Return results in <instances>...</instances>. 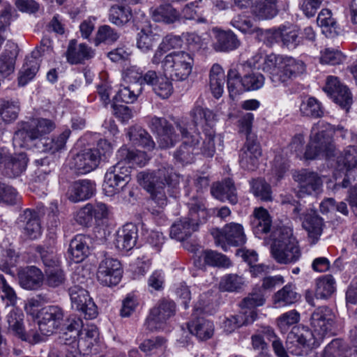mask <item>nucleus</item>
<instances>
[{"mask_svg":"<svg viewBox=\"0 0 357 357\" xmlns=\"http://www.w3.org/2000/svg\"><path fill=\"white\" fill-rule=\"evenodd\" d=\"M63 310L57 305L43 307L38 315V328L43 334L51 335L63 325Z\"/></svg>","mask_w":357,"mask_h":357,"instance_id":"19","label":"nucleus"},{"mask_svg":"<svg viewBox=\"0 0 357 357\" xmlns=\"http://www.w3.org/2000/svg\"><path fill=\"white\" fill-rule=\"evenodd\" d=\"M294 178L298 183L299 198L317 195L322 190L323 180L317 172L302 169L294 175Z\"/></svg>","mask_w":357,"mask_h":357,"instance_id":"18","label":"nucleus"},{"mask_svg":"<svg viewBox=\"0 0 357 357\" xmlns=\"http://www.w3.org/2000/svg\"><path fill=\"white\" fill-rule=\"evenodd\" d=\"M319 345L314 339L312 332L305 326H295L287 335V349L297 356H305L311 349Z\"/></svg>","mask_w":357,"mask_h":357,"instance_id":"10","label":"nucleus"},{"mask_svg":"<svg viewBox=\"0 0 357 357\" xmlns=\"http://www.w3.org/2000/svg\"><path fill=\"white\" fill-rule=\"evenodd\" d=\"M119 38V34L109 25L100 26L97 31L95 43L98 45L101 43L110 44L116 42Z\"/></svg>","mask_w":357,"mask_h":357,"instance_id":"62","label":"nucleus"},{"mask_svg":"<svg viewBox=\"0 0 357 357\" xmlns=\"http://www.w3.org/2000/svg\"><path fill=\"white\" fill-rule=\"evenodd\" d=\"M190 116L195 127L203 126L204 124L210 125L215 118V115L211 110L199 105L194 106L190 112Z\"/></svg>","mask_w":357,"mask_h":357,"instance_id":"49","label":"nucleus"},{"mask_svg":"<svg viewBox=\"0 0 357 357\" xmlns=\"http://www.w3.org/2000/svg\"><path fill=\"white\" fill-rule=\"evenodd\" d=\"M167 340L162 337H155L144 340L139 346L140 350L146 355H151L166 348Z\"/></svg>","mask_w":357,"mask_h":357,"instance_id":"60","label":"nucleus"},{"mask_svg":"<svg viewBox=\"0 0 357 357\" xmlns=\"http://www.w3.org/2000/svg\"><path fill=\"white\" fill-rule=\"evenodd\" d=\"M225 83V75L223 68L218 63L212 66L209 73V86L213 96L215 98L222 96Z\"/></svg>","mask_w":357,"mask_h":357,"instance_id":"37","label":"nucleus"},{"mask_svg":"<svg viewBox=\"0 0 357 357\" xmlns=\"http://www.w3.org/2000/svg\"><path fill=\"white\" fill-rule=\"evenodd\" d=\"M24 313L20 309L12 307L6 316V321L8 324V329L12 331L15 335L21 333L23 328Z\"/></svg>","mask_w":357,"mask_h":357,"instance_id":"55","label":"nucleus"},{"mask_svg":"<svg viewBox=\"0 0 357 357\" xmlns=\"http://www.w3.org/2000/svg\"><path fill=\"white\" fill-rule=\"evenodd\" d=\"M211 192L215 199L222 202L227 200L233 205L238 202L236 189L231 178L214 183L211 188Z\"/></svg>","mask_w":357,"mask_h":357,"instance_id":"26","label":"nucleus"},{"mask_svg":"<svg viewBox=\"0 0 357 357\" xmlns=\"http://www.w3.org/2000/svg\"><path fill=\"white\" fill-rule=\"evenodd\" d=\"M261 149L255 137H248L239 153V164L246 170L253 171L259 165Z\"/></svg>","mask_w":357,"mask_h":357,"instance_id":"21","label":"nucleus"},{"mask_svg":"<svg viewBox=\"0 0 357 357\" xmlns=\"http://www.w3.org/2000/svg\"><path fill=\"white\" fill-rule=\"evenodd\" d=\"M285 203L289 204L292 219L301 222L302 227L307 232L311 243L315 244L322 234L324 220L315 211L304 210L302 204L295 200L293 202L282 201V204Z\"/></svg>","mask_w":357,"mask_h":357,"instance_id":"6","label":"nucleus"},{"mask_svg":"<svg viewBox=\"0 0 357 357\" xmlns=\"http://www.w3.org/2000/svg\"><path fill=\"white\" fill-rule=\"evenodd\" d=\"M100 160V153L98 149H89L83 151L75 156L70 160V166L78 174H86L94 170Z\"/></svg>","mask_w":357,"mask_h":357,"instance_id":"23","label":"nucleus"},{"mask_svg":"<svg viewBox=\"0 0 357 357\" xmlns=\"http://www.w3.org/2000/svg\"><path fill=\"white\" fill-rule=\"evenodd\" d=\"M157 40V35L150 27L142 28L137 34V47L142 52L148 53L153 50Z\"/></svg>","mask_w":357,"mask_h":357,"instance_id":"47","label":"nucleus"},{"mask_svg":"<svg viewBox=\"0 0 357 357\" xmlns=\"http://www.w3.org/2000/svg\"><path fill=\"white\" fill-rule=\"evenodd\" d=\"M188 216L175 221L170 227L169 235L172 238L183 241L191 236L198 229L202 220L206 215V208L202 202L193 199L188 203Z\"/></svg>","mask_w":357,"mask_h":357,"instance_id":"5","label":"nucleus"},{"mask_svg":"<svg viewBox=\"0 0 357 357\" xmlns=\"http://www.w3.org/2000/svg\"><path fill=\"white\" fill-rule=\"evenodd\" d=\"M96 190V184L90 180H79L75 182L68 192L69 200L78 202L91 198Z\"/></svg>","mask_w":357,"mask_h":357,"instance_id":"28","label":"nucleus"},{"mask_svg":"<svg viewBox=\"0 0 357 357\" xmlns=\"http://www.w3.org/2000/svg\"><path fill=\"white\" fill-rule=\"evenodd\" d=\"M302 116L311 118H320L324 115L321 103L314 97L304 98L300 105Z\"/></svg>","mask_w":357,"mask_h":357,"instance_id":"48","label":"nucleus"},{"mask_svg":"<svg viewBox=\"0 0 357 357\" xmlns=\"http://www.w3.org/2000/svg\"><path fill=\"white\" fill-rule=\"evenodd\" d=\"M255 313L253 312L248 316H244L241 312L237 315H231L223 322L224 330L230 333L243 325L250 324L255 321Z\"/></svg>","mask_w":357,"mask_h":357,"instance_id":"50","label":"nucleus"},{"mask_svg":"<svg viewBox=\"0 0 357 357\" xmlns=\"http://www.w3.org/2000/svg\"><path fill=\"white\" fill-rule=\"evenodd\" d=\"M55 123L47 119H36L22 123L20 128L14 133L13 143L16 148H31L33 142L42 141L43 137L55 128Z\"/></svg>","mask_w":357,"mask_h":357,"instance_id":"4","label":"nucleus"},{"mask_svg":"<svg viewBox=\"0 0 357 357\" xmlns=\"http://www.w3.org/2000/svg\"><path fill=\"white\" fill-rule=\"evenodd\" d=\"M264 77L258 72H252L241 78V85L245 91H254L261 88L264 84Z\"/></svg>","mask_w":357,"mask_h":357,"instance_id":"61","label":"nucleus"},{"mask_svg":"<svg viewBox=\"0 0 357 357\" xmlns=\"http://www.w3.org/2000/svg\"><path fill=\"white\" fill-rule=\"evenodd\" d=\"M20 285L27 290L40 288L44 282V274L35 266L21 268L17 273Z\"/></svg>","mask_w":357,"mask_h":357,"instance_id":"24","label":"nucleus"},{"mask_svg":"<svg viewBox=\"0 0 357 357\" xmlns=\"http://www.w3.org/2000/svg\"><path fill=\"white\" fill-rule=\"evenodd\" d=\"M252 63L255 68L268 73L275 86L287 84L305 71V65L301 60L282 57L275 54L266 56L256 55L253 57Z\"/></svg>","mask_w":357,"mask_h":357,"instance_id":"1","label":"nucleus"},{"mask_svg":"<svg viewBox=\"0 0 357 357\" xmlns=\"http://www.w3.org/2000/svg\"><path fill=\"white\" fill-rule=\"evenodd\" d=\"M27 162L26 154L24 152L11 155L7 154V158L3 162V174L8 178H16L20 176L25 171Z\"/></svg>","mask_w":357,"mask_h":357,"instance_id":"27","label":"nucleus"},{"mask_svg":"<svg viewBox=\"0 0 357 357\" xmlns=\"http://www.w3.org/2000/svg\"><path fill=\"white\" fill-rule=\"evenodd\" d=\"M337 162L342 165L347 169L357 168V147L347 146L338 158Z\"/></svg>","mask_w":357,"mask_h":357,"instance_id":"64","label":"nucleus"},{"mask_svg":"<svg viewBox=\"0 0 357 357\" xmlns=\"http://www.w3.org/2000/svg\"><path fill=\"white\" fill-rule=\"evenodd\" d=\"M250 185L251 191L256 197L266 202L272 200L271 188L264 179H253Z\"/></svg>","mask_w":357,"mask_h":357,"instance_id":"57","label":"nucleus"},{"mask_svg":"<svg viewBox=\"0 0 357 357\" xmlns=\"http://www.w3.org/2000/svg\"><path fill=\"white\" fill-rule=\"evenodd\" d=\"M175 303L168 298H161L151 309L150 313L146 319L145 326L149 331H154L161 328L176 313Z\"/></svg>","mask_w":357,"mask_h":357,"instance_id":"15","label":"nucleus"},{"mask_svg":"<svg viewBox=\"0 0 357 357\" xmlns=\"http://www.w3.org/2000/svg\"><path fill=\"white\" fill-rule=\"evenodd\" d=\"M175 126L179 130L184 141L179 148L174 152V158L181 163H190L193 160V155L198 154V144L200 136L199 133L188 136L187 123L183 119H178L175 121Z\"/></svg>","mask_w":357,"mask_h":357,"instance_id":"12","label":"nucleus"},{"mask_svg":"<svg viewBox=\"0 0 357 357\" xmlns=\"http://www.w3.org/2000/svg\"><path fill=\"white\" fill-rule=\"evenodd\" d=\"M206 11V6L203 0H197L185 4L181 10V15L185 20L206 23L207 20L204 16Z\"/></svg>","mask_w":357,"mask_h":357,"instance_id":"36","label":"nucleus"},{"mask_svg":"<svg viewBox=\"0 0 357 357\" xmlns=\"http://www.w3.org/2000/svg\"><path fill=\"white\" fill-rule=\"evenodd\" d=\"M89 238L84 235H77L70 243L68 257L75 263L82 261L89 255Z\"/></svg>","mask_w":357,"mask_h":357,"instance_id":"30","label":"nucleus"},{"mask_svg":"<svg viewBox=\"0 0 357 357\" xmlns=\"http://www.w3.org/2000/svg\"><path fill=\"white\" fill-rule=\"evenodd\" d=\"M324 91L327 93L333 101L340 107L348 111L353 102L352 96L347 86L342 84L336 77L329 76L327 78Z\"/></svg>","mask_w":357,"mask_h":357,"instance_id":"20","label":"nucleus"},{"mask_svg":"<svg viewBox=\"0 0 357 357\" xmlns=\"http://www.w3.org/2000/svg\"><path fill=\"white\" fill-rule=\"evenodd\" d=\"M265 301L266 299L264 298V294L261 290H259V291H252L247 297L243 298V300L239 304V306L241 309V312L244 316L250 315L251 312H255V321L257 317L256 307L262 306L265 303Z\"/></svg>","mask_w":357,"mask_h":357,"instance_id":"44","label":"nucleus"},{"mask_svg":"<svg viewBox=\"0 0 357 357\" xmlns=\"http://www.w3.org/2000/svg\"><path fill=\"white\" fill-rule=\"evenodd\" d=\"M194 66L192 54L185 51H174L165 56L162 71L172 79L184 81L190 76Z\"/></svg>","mask_w":357,"mask_h":357,"instance_id":"7","label":"nucleus"},{"mask_svg":"<svg viewBox=\"0 0 357 357\" xmlns=\"http://www.w3.org/2000/svg\"><path fill=\"white\" fill-rule=\"evenodd\" d=\"M137 238V227L132 224H126L116 234V247L122 251H129L135 245Z\"/></svg>","mask_w":357,"mask_h":357,"instance_id":"29","label":"nucleus"},{"mask_svg":"<svg viewBox=\"0 0 357 357\" xmlns=\"http://www.w3.org/2000/svg\"><path fill=\"white\" fill-rule=\"evenodd\" d=\"M334 315L332 310L321 306L317 308L311 315L310 324L314 339L320 344L324 337L332 330Z\"/></svg>","mask_w":357,"mask_h":357,"instance_id":"16","label":"nucleus"},{"mask_svg":"<svg viewBox=\"0 0 357 357\" xmlns=\"http://www.w3.org/2000/svg\"><path fill=\"white\" fill-rule=\"evenodd\" d=\"M158 181L151 188H149L152 199L159 206L162 208L167 205V198L165 189L170 196H176V187L178 185L177 176L173 172V169L170 167L167 168L159 169L156 173Z\"/></svg>","mask_w":357,"mask_h":357,"instance_id":"9","label":"nucleus"},{"mask_svg":"<svg viewBox=\"0 0 357 357\" xmlns=\"http://www.w3.org/2000/svg\"><path fill=\"white\" fill-rule=\"evenodd\" d=\"M334 133L333 126L324 121H319L314 124L311 130L310 142L304 153L305 158L313 160L319 155H333L335 151L333 143Z\"/></svg>","mask_w":357,"mask_h":357,"instance_id":"2","label":"nucleus"},{"mask_svg":"<svg viewBox=\"0 0 357 357\" xmlns=\"http://www.w3.org/2000/svg\"><path fill=\"white\" fill-rule=\"evenodd\" d=\"M44 281L50 287H59L65 283L66 275L59 266H56L45 270Z\"/></svg>","mask_w":357,"mask_h":357,"instance_id":"56","label":"nucleus"},{"mask_svg":"<svg viewBox=\"0 0 357 357\" xmlns=\"http://www.w3.org/2000/svg\"><path fill=\"white\" fill-rule=\"evenodd\" d=\"M317 24L322 28V32L326 37L333 38L337 35V23L332 17L331 11L322 9L317 17Z\"/></svg>","mask_w":357,"mask_h":357,"instance_id":"45","label":"nucleus"},{"mask_svg":"<svg viewBox=\"0 0 357 357\" xmlns=\"http://www.w3.org/2000/svg\"><path fill=\"white\" fill-rule=\"evenodd\" d=\"M70 135V130H66L58 136L52 139H45L42 142V151L54 153L65 149L66 144Z\"/></svg>","mask_w":357,"mask_h":357,"instance_id":"51","label":"nucleus"},{"mask_svg":"<svg viewBox=\"0 0 357 357\" xmlns=\"http://www.w3.org/2000/svg\"><path fill=\"white\" fill-rule=\"evenodd\" d=\"M245 284L244 278L237 274L225 275L220 282V289L222 291L238 292Z\"/></svg>","mask_w":357,"mask_h":357,"instance_id":"53","label":"nucleus"},{"mask_svg":"<svg viewBox=\"0 0 357 357\" xmlns=\"http://www.w3.org/2000/svg\"><path fill=\"white\" fill-rule=\"evenodd\" d=\"M230 24L233 27L238 29L245 34L255 35L258 31H261V29L254 24L250 17L245 15H236L231 20Z\"/></svg>","mask_w":357,"mask_h":357,"instance_id":"54","label":"nucleus"},{"mask_svg":"<svg viewBox=\"0 0 357 357\" xmlns=\"http://www.w3.org/2000/svg\"><path fill=\"white\" fill-rule=\"evenodd\" d=\"M216 41L213 44L214 49L219 52H229L236 50L240 46V40L231 31H217Z\"/></svg>","mask_w":357,"mask_h":357,"instance_id":"33","label":"nucleus"},{"mask_svg":"<svg viewBox=\"0 0 357 357\" xmlns=\"http://www.w3.org/2000/svg\"><path fill=\"white\" fill-rule=\"evenodd\" d=\"M211 234L216 245L227 251L229 246H242L247 241L243 227L236 222L226 224L222 229H212Z\"/></svg>","mask_w":357,"mask_h":357,"instance_id":"11","label":"nucleus"},{"mask_svg":"<svg viewBox=\"0 0 357 357\" xmlns=\"http://www.w3.org/2000/svg\"><path fill=\"white\" fill-rule=\"evenodd\" d=\"M73 309L81 312L85 319H92L98 315L97 307L89 292L79 285H73L68 290Z\"/></svg>","mask_w":357,"mask_h":357,"instance_id":"17","label":"nucleus"},{"mask_svg":"<svg viewBox=\"0 0 357 357\" xmlns=\"http://www.w3.org/2000/svg\"><path fill=\"white\" fill-rule=\"evenodd\" d=\"M241 86H242L241 78H240L238 70L230 69L227 73V88L231 99L234 100L243 91Z\"/></svg>","mask_w":357,"mask_h":357,"instance_id":"63","label":"nucleus"},{"mask_svg":"<svg viewBox=\"0 0 357 357\" xmlns=\"http://www.w3.org/2000/svg\"><path fill=\"white\" fill-rule=\"evenodd\" d=\"M250 222L253 232L259 236L268 233L271 227V216L268 211L262 207L255 209Z\"/></svg>","mask_w":357,"mask_h":357,"instance_id":"32","label":"nucleus"},{"mask_svg":"<svg viewBox=\"0 0 357 357\" xmlns=\"http://www.w3.org/2000/svg\"><path fill=\"white\" fill-rule=\"evenodd\" d=\"M149 127L156 135L157 142L161 149L174 146L180 140V135L165 118L156 116H150Z\"/></svg>","mask_w":357,"mask_h":357,"instance_id":"13","label":"nucleus"},{"mask_svg":"<svg viewBox=\"0 0 357 357\" xmlns=\"http://www.w3.org/2000/svg\"><path fill=\"white\" fill-rule=\"evenodd\" d=\"M198 258V261L196 259L195 261V263L198 266H202L201 263L202 259H203L205 264L212 266L229 268L231 266V262L227 256L211 250L202 251Z\"/></svg>","mask_w":357,"mask_h":357,"instance_id":"40","label":"nucleus"},{"mask_svg":"<svg viewBox=\"0 0 357 357\" xmlns=\"http://www.w3.org/2000/svg\"><path fill=\"white\" fill-rule=\"evenodd\" d=\"M349 345L342 339L335 338L324 349L321 357H345L349 356Z\"/></svg>","mask_w":357,"mask_h":357,"instance_id":"46","label":"nucleus"},{"mask_svg":"<svg viewBox=\"0 0 357 357\" xmlns=\"http://www.w3.org/2000/svg\"><path fill=\"white\" fill-rule=\"evenodd\" d=\"M17 225L27 239L35 240L41 235L38 213L34 209L26 208L23 211L17 218Z\"/></svg>","mask_w":357,"mask_h":357,"instance_id":"22","label":"nucleus"},{"mask_svg":"<svg viewBox=\"0 0 357 357\" xmlns=\"http://www.w3.org/2000/svg\"><path fill=\"white\" fill-rule=\"evenodd\" d=\"M20 112L17 102L0 100V116L6 123L15 121Z\"/></svg>","mask_w":357,"mask_h":357,"instance_id":"58","label":"nucleus"},{"mask_svg":"<svg viewBox=\"0 0 357 357\" xmlns=\"http://www.w3.org/2000/svg\"><path fill=\"white\" fill-rule=\"evenodd\" d=\"M190 333L200 340L210 339L214 333L213 323L204 318H199L188 324Z\"/></svg>","mask_w":357,"mask_h":357,"instance_id":"39","label":"nucleus"},{"mask_svg":"<svg viewBox=\"0 0 357 357\" xmlns=\"http://www.w3.org/2000/svg\"><path fill=\"white\" fill-rule=\"evenodd\" d=\"M335 279L331 275H326L317 280L315 297L326 299L335 291Z\"/></svg>","mask_w":357,"mask_h":357,"instance_id":"52","label":"nucleus"},{"mask_svg":"<svg viewBox=\"0 0 357 357\" xmlns=\"http://www.w3.org/2000/svg\"><path fill=\"white\" fill-rule=\"evenodd\" d=\"M128 184L123 178L108 169L105 175L102 189L107 196L112 197L126 189Z\"/></svg>","mask_w":357,"mask_h":357,"instance_id":"41","label":"nucleus"},{"mask_svg":"<svg viewBox=\"0 0 357 357\" xmlns=\"http://www.w3.org/2000/svg\"><path fill=\"white\" fill-rule=\"evenodd\" d=\"M142 91L139 84H130L127 86H122L119 90L115 98L126 103L134 102Z\"/></svg>","mask_w":357,"mask_h":357,"instance_id":"59","label":"nucleus"},{"mask_svg":"<svg viewBox=\"0 0 357 357\" xmlns=\"http://www.w3.org/2000/svg\"><path fill=\"white\" fill-rule=\"evenodd\" d=\"M40 56L38 50H34L31 52V58H28L22 66L18 77V83L20 86L26 85L29 82L32 80L38 73L40 63L38 58Z\"/></svg>","mask_w":357,"mask_h":357,"instance_id":"31","label":"nucleus"},{"mask_svg":"<svg viewBox=\"0 0 357 357\" xmlns=\"http://www.w3.org/2000/svg\"><path fill=\"white\" fill-rule=\"evenodd\" d=\"M274 259L279 264H287L296 261L300 256V250L291 230H280L271 247Z\"/></svg>","mask_w":357,"mask_h":357,"instance_id":"8","label":"nucleus"},{"mask_svg":"<svg viewBox=\"0 0 357 357\" xmlns=\"http://www.w3.org/2000/svg\"><path fill=\"white\" fill-rule=\"evenodd\" d=\"M81 337L77 343L80 351L84 355L92 352L93 348L98 344L99 332L98 328L94 325L88 326L84 329V333H80Z\"/></svg>","mask_w":357,"mask_h":357,"instance_id":"35","label":"nucleus"},{"mask_svg":"<svg viewBox=\"0 0 357 357\" xmlns=\"http://www.w3.org/2000/svg\"><path fill=\"white\" fill-rule=\"evenodd\" d=\"M300 295L296 291L295 285L287 284L278 290L273 297V303L276 307H285L297 302Z\"/></svg>","mask_w":357,"mask_h":357,"instance_id":"38","label":"nucleus"},{"mask_svg":"<svg viewBox=\"0 0 357 357\" xmlns=\"http://www.w3.org/2000/svg\"><path fill=\"white\" fill-rule=\"evenodd\" d=\"M151 17L155 22L173 24L179 19V13L169 4L160 5L151 9Z\"/></svg>","mask_w":357,"mask_h":357,"instance_id":"43","label":"nucleus"},{"mask_svg":"<svg viewBox=\"0 0 357 357\" xmlns=\"http://www.w3.org/2000/svg\"><path fill=\"white\" fill-rule=\"evenodd\" d=\"M66 55L68 62L70 64H79L92 59L95 55V51L84 43L78 45L75 40H71Z\"/></svg>","mask_w":357,"mask_h":357,"instance_id":"25","label":"nucleus"},{"mask_svg":"<svg viewBox=\"0 0 357 357\" xmlns=\"http://www.w3.org/2000/svg\"><path fill=\"white\" fill-rule=\"evenodd\" d=\"M251 11L259 20L272 19L278 14L277 0H256Z\"/></svg>","mask_w":357,"mask_h":357,"instance_id":"34","label":"nucleus"},{"mask_svg":"<svg viewBox=\"0 0 357 357\" xmlns=\"http://www.w3.org/2000/svg\"><path fill=\"white\" fill-rule=\"evenodd\" d=\"M122 274L121 262L117 259L105 255L99 264L96 275L98 281L101 284L112 287L120 282Z\"/></svg>","mask_w":357,"mask_h":357,"instance_id":"14","label":"nucleus"},{"mask_svg":"<svg viewBox=\"0 0 357 357\" xmlns=\"http://www.w3.org/2000/svg\"><path fill=\"white\" fill-rule=\"evenodd\" d=\"M55 123L47 119H36L22 123L20 128L14 133L13 143L16 148H31L33 142L42 141L43 137L55 128Z\"/></svg>","mask_w":357,"mask_h":357,"instance_id":"3","label":"nucleus"},{"mask_svg":"<svg viewBox=\"0 0 357 357\" xmlns=\"http://www.w3.org/2000/svg\"><path fill=\"white\" fill-rule=\"evenodd\" d=\"M116 156L119 160H124L130 166L131 165L144 166L149 159L144 151L130 149L126 146H122L118 151Z\"/></svg>","mask_w":357,"mask_h":357,"instance_id":"42","label":"nucleus"}]
</instances>
